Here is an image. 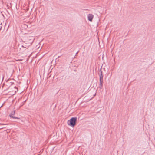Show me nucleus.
I'll list each match as a JSON object with an SVG mask.
<instances>
[{"mask_svg":"<svg viewBox=\"0 0 155 155\" xmlns=\"http://www.w3.org/2000/svg\"><path fill=\"white\" fill-rule=\"evenodd\" d=\"M76 120L77 118L76 117H72L68 121V124L69 125L74 127L75 125Z\"/></svg>","mask_w":155,"mask_h":155,"instance_id":"obj_1","label":"nucleus"},{"mask_svg":"<svg viewBox=\"0 0 155 155\" xmlns=\"http://www.w3.org/2000/svg\"><path fill=\"white\" fill-rule=\"evenodd\" d=\"M28 48V46H26V45H22L20 48V52L22 53L25 50V48Z\"/></svg>","mask_w":155,"mask_h":155,"instance_id":"obj_2","label":"nucleus"},{"mask_svg":"<svg viewBox=\"0 0 155 155\" xmlns=\"http://www.w3.org/2000/svg\"><path fill=\"white\" fill-rule=\"evenodd\" d=\"M15 110L12 111L11 114L9 115V116L10 117L12 118H13L19 119L18 118L15 117H14L13 116V115H14L15 114Z\"/></svg>","mask_w":155,"mask_h":155,"instance_id":"obj_3","label":"nucleus"},{"mask_svg":"<svg viewBox=\"0 0 155 155\" xmlns=\"http://www.w3.org/2000/svg\"><path fill=\"white\" fill-rule=\"evenodd\" d=\"M94 17V15L92 14H89L87 16L88 19L91 22Z\"/></svg>","mask_w":155,"mask_h":155,"instance_id":"obj_4","label":"nucleus"},{"mask_svg":"<svg viewBox=\"0 0 155 155\" xmlns=\"http://www.w3.org/2000/svg\"><path fill=\"white\" fill-rule=\"evenodd\" d=\"M103 81L100 80V87L99 88L100 89L102 88L103 86Z\"/></svg>","mask_w":155,"mask_h":155,"instance_id":"obj_5","label":"nucleus"},{"mask_svg":"<svg viewBox=\"0 0 155 155\" xmlns=\"http://www.w3.org/2000/svg\"><path fill=\"white\" fill-rule=\"evenodd\" d=\"M103 75L102 74V72H101V74L100 76V80L103 81Z\"/></svg>","mask_w":155,"mask_h":155,"instance_id":"obj_6","label":"nucleus"},{"mask_svg":"<svg viewBox=\"0 0 155 155\" xmlns=\"http://www.w3.org/2000/svg\"><path fill=\"white\" fill-rule=\"evenodd\" d=\"M15 92H16V91H15L14 92V94H15Z\"/></svg>","mask_w":155,"mask_h":155,"instance_id":"obj_7","label":"nucleus"}]
</instances>
